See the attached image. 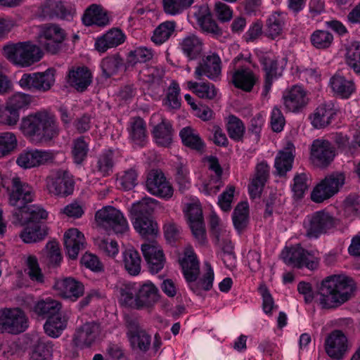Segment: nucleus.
<instances>
[{
	"instance_id": "1",
	"label": "nucleus",
	"mask_w": 360,
	"mask_h": 360,
	"mask_svg": "<svg viewBox=\"0 0 360 360\" xmlns=\"http://www.w3.org/2000/svg\"><path fill=\"white\" fill-rule=\"evenodd\" d=\"M34 192L31 186L26 183H22L18 177L12 179V190L9 195V203L16 207L18 210L14 216L19 223L40 224V221L46 219L48 212L41 206L32 205L26 207V205L33 200Z\"/></svg>"
},
{
	"instance_id": "2",
	"label": "nucleus",
	"mask_w": 360,
	"mask_h": 360,
	"mask_svg": "<svg viewBox=\"0 0 360 360\" xmlns=\"http://www.w3.org/2000/svg\"><path fill=\"white\" fill-rule=\"evenodd\" d=\"M354 289V281L345 274L327 276L318 291L319 304L326 309L337 308L351 298Z\"/></svg>"
},
{
	"instance_id": "3",
	"label": "nucleus",
	"mask_w": 360,
	"mask_h": 360,
	"mask_svg": "<svg viewBox=\"0 0 360 360\" xmlns=\"http://www.w3.org/2000/svg\"><path fill=\"white\" fill-rule=\"evenodd\" d=\"M20 130L25 137L35 143L49 141L59 132L55 116L46 110L31 112L23 117Z\"/></svg>"
},
{
	"instance_id": "4",
	"label": "nucleus",
	"mask_w": 360,
	"mask_h": 360,
	"mask_svg": "<svg viewBox=\"0 0 360 360\" xmlns=\"http://www.w3.org/2000/svg\"><path fill=\"white\" fill-rule=\"evenodd\" d=\"M119 292V302L122 306L137 310L152 308L160 299L158 288L150 281L141 285L124 283Z\"/></svg>"
},
{
	"instance_id": "5",
	"label": "nucleus",
	"mask_w": 360,
	"mask_h": 360,
	"mask_svg": "<svg viewBox=\"0 0 360 360\" xmlns=\"http://www.w3.org/2000/svg\"><path fill=\"white\" fill-rule=\"evenodd\" d=\"M4 56L12 63L20 67H30L40 60L42 52L31 41L6 44L3 48Z\"/></svg>"
},
{
	"instance_id": "6",
	"label": "nucleus",
	"mask_w": 360,
	"mask_h": 360,
	"mask_svg": "<svg viewBox=\"0 0 360 360\" xmlns=\"http://www.w3.org/2000/svg\"><path fill=\"white\" fill-rule=\"evenodd\" d=\"M157 203L155 199L148 198L133 205L132 210L135 213L133 225L135 230L143 238H153L158 234V224L149 217L144 216V214L152 213Z\"/></svg>"
},
{
	"instance_id": "7",
	"label": "nucleus",
	"mask_w": 360,
	"mask_h": 360,
	"mask_svg": "<svg viewBox=\"0 0 360 360\" xmlns=\"http://www.w3.org/2000/svg\"><path fill=\"white\" fill-rule=\"evenodd\" d=\"M339 224V219L325 210L314 212L307 216L304 221L306 235L310 238H317L335 229Z\"/></svg>"
},
{
	"instance_id": "8",
	"label": "nucleus",
	"mask_w": 360,
	"mask_h": 360,
	"mask_svg": "<svg viewBox=\"0 0 360 360\" xmlns=\"http://www.w3.org/2000/svg\"><path fill=\"white\" fill-rule=\"evenodd\" d=\"M247 62L248 58L239 54L232 60L229 68L231 82L234 86L244 91L250 92L258 78L250 68L244 65V63Z\"/></svg>"
},
{
	"instance_id": "9",
	"label": "nucleus",
	"mask_w": 360,
	"mask_h": 360,
	"mask_svg": "<svg viewBox=\"0 0 360 360\" xmlns=\"http://www.w3.org/2000/svg\"><path fill=\"white\" fill-rule=\"evenodd\" d=\"M97 224L108 231L116 234H123L129 229L127 219L118 209L110 206H105L95 214Z\"/></svg>"
},
{
	"instance_id": "10",
	"label": "nucleus",
	"mask_w": 360,
	"mask_h": 360,
	"mask_svg": "<svg viewBox=\"0 0 360 360\" xmlns=\"http://www.w3.org/2000/svg\"><path fill=\"white\" fill-rule=\"evenodd\" d=\"M29 327L28 318L20 308L0 309V334L18 335Z\"/></svg>"
},
{
	"instance_id": "11",
	"label": "nucleus",
	"mask_w": 360,
	"mask_h": 360,
	"mask_svg": "<svg viewBox=\"0 0 360 360\" xmlns=\"http://www.w3.org/2000/svg\"><path fill=\"white\" fill-rule=\"evenodd\" d=\"M65 37V31L53 23L41 25L38 35L40 45L51 54H57L62 50Z\"/></svg>"
},
{
	"instance_id": "12",
	"label": "nucleus",
	"mask_w": 360,
	"mask_h": 360,
	"mask_svg": "<svg viewBox=\"0 0 360 360\" xmlns=\"http://www.w3.org/2000/svg\"><path fill=\"white\" fill-rule=\"evenodd\" d=\"M316 252V251H308L297 244L284 250L281 255L284 262L288 265L297 268L305 266L310 270H314L319 265Z\"/></svg>"
},
{
	"instance_id": "13",
	"label": "nucleus",
	"mask_w": 360,
	"mask_h": 360,
	"mask_svg": "<svg viewBox=\"0 0 360 360\" xmlns=\"http://www.w3.org/2000/svg\"><path fill=\"white\" fill-rule=\"evenodd\" d=\"M344 183L345 176L341 173L326 176L314 187L311 193V198L315 202H322L338 193Z\"/></svg>"
},
{
	"instance_id": "14",
	"label": "nucleus",
	"mask_w": 360,
	"mask_h": 360,
	"mask_svg": "<svg viewBox=\"0 0 360 360\" xmlns=\"http://www.w3.org/2000/svg\"><path fill=\"white\" fill-rule=\"evenodd\" d=\"M46 186L49 193L65 197L72 193L74 181L68 171L60 169L47 177Z\"/></svg>"
},
{
	"instance_id": "15",
	"label": "nucleus",
	"mask_w": 360,
	"mask_h": 360,
	"mask_svg": "<svg viewBox=\"0 0 360 360\" xmlns=\"http://www.w3.org/2000/svg\"><path fill=\"white\" fill-rule=\"evenodd\" d=\"M221 74V60L216 53H210L203 57L195 67L194 77L197 79H201L206 77L208 79L217 81Z\"/></svg>"
},
{
	"instance_id": "16",
	"label": "nucleus",
	"mask_w": 360,
	"mask_h": 360,
	"mask_svg": "<svg viewBox=\"0 0 360 360\" xmlns=\"http://www.w3.org/2000/svg\"><path fill=\"white\" fill-rule=\"evenodd\" d=\"M54 158L51 150L27 149L19 154L16 163L22 168L31 169L52 162Z\"/></svg>"
},
{
	"instance_id": "17",
	"label": "nucleus",
	"mask_w": 360,
	"mask_h": 360,
	"mask_svg": "<svg viewBox=\"0 0 360 360\" xmlns=\"http://www.w3.org/2000/svg\"><path fill=\"white\" fill-rule=\"evenodd\" d=\"M146 187L150 194L166 200L171 198L173 195L172 186L160 171L153 170L148 174Z\"/></svg>"
},
{
	"instance_id": "18",
	"label": "nucleus",
	"mask_w": 360,
	"mask_h": 360,
	"mask_svg": "<svg viewBox=\"0 0 360 360\" xmlns=\"http://www.w3.org/2000/svg\"><path fill=\"white\" fill-rule=\"evenodd\" d=\"M335 148L331 143L323 139L313 141L311 146V159L313 162L321 167L328 166L334 159Z\"/></svg>"
},
{
	"instance_id": "19",
	"label": "nucleus",
	"mask_w": 360,
	"mask_h": 360,
	"mask_svg": "<svg viewBox=\"0 0 360 360\" xmlns=\"http://www.w3.org/2000/svg\"><path fill=\"white\" fill-rule=\"evenodd\" d=\"M283 103L287 111L301 112L307 105L309 98L306 91L298 85L286 89L283 94Z\"/></svg>"
},
{
	"instance_id": "20",
	"label": "nucleus",
	"mask_w": 360,
	"mask_h": 360,
	"mask_svg": "<svg viewBox=\"0 0 360 360\" xmlns=\"http://www.w3.org/2000/svg\"><path fill=\"white\" fill-rule=\"evenodd\" d=\"M185 212L193 235L200 243L204 244L206 240L205 229L200 205L197 203L188 204Z\"/></svg>"
},
{
	"instance_id": "21",
	"label": "nucleus",
	"mask_w": 360,
	"mask_h": 360,
	"mask_svg": "<svg viewBox=\"0 0 360 360\" xmlns=\"http://www.w3.org/2000/svg\"><path fill=\"white\" fill-rule=\"evenodd\" d=\"M41 14L49 19L71 21L75 15V10L65 5L62 0H46L41 6Z\"/></svg>"
},
{
	"instance_id": "22",
	"label": "nucleus",
	"mask_w": 360,
	"mask_h": 360,
	"mask_svg": "<svg viewBox=\"0 0 360 360\" xmlns=\"http://www.w3.org/2000/svg\"><path fill=\"white\" fill-rule=\"evenodd\" d=\"M125 324L128 330L127 335L131 344L136 345L143 352L148 351L150 345V336L140 327L137 320L127 316L125 319Z\"/></svg>"
},
{
	"instance_id": "23",
	"label": "nucleus",
	"mask_w": 360,
	"mask_h": 360,
	"mask_svg": "<svg viewBox=\"0 0 360 360\" xmlns=\"http://www.w3.org/2000/svg\"><path fill=\"white\" fill-rule=\"evenodd\" d=\"M53 288L60 296L72 301L82 296L84 291L83 284L71 277L56 280Z\"/></svg>"
},
{
	"instance_id": "24",
	"label": "nucleus",
	"mask_w": 360,
	"mask_h": 360,
	"mask_svg": "<svg viewBox=\"0 0 360 360\" xmlns=\"http://www.w3.org/2000/svg\"><path fill=\"white\" fill-rule=\"evenodd\" d=\"M99 334V325L94 322H87L76 330L73 342L78 347H89L96 342Z\"/></svg>"
},
{
	"instance_id": "25",
	"label": "nucleus",
	"mask_w": 360,
	"mask_h": 360,
	"mask_svg": "<svg viewBox=\"0 0 360 360\" xmlns=\"http://www.w3.org/2000/svg\"><path fill=\"white\" fill-rule=\"evenodd\" d=\"M347 348V339L340 330H334L330 333L325 340V350L326 354L332 359H341Z\"/></svg>"
},
{
	"instance_id": "26",
	"label": "nucleus",
	"mask_w": 360,
	"mask_h": 360,
	"mask_svg": "<svg viewBox=\"0 0 360 360\" xmlns=\"http://www.w3.org/2000/svg\"><path fill=\"white\" fill-rule=\"evenodd\" d=\"M141 251L150 272L157 274L163 269L165 258L159 245L155 243H144L141 245Z\"/></svg>"
},
{
	"instance_id": "27",
	"label": "nucleus",
	"mask_w": 360,
	"mask_h": 360,
	"mask_svg": "<svg viewBox=\"0 0 360 360\" xmlns=\"http://www.w3.org/2000/svg\"><path fill=\"white\" fill-rule=\"evenodd\" d=\"M258 60L264 72V77L277 79L282 75L285 65L284 59H279L269 53H260Z\"/></svg>"
},
{
	"instance_id": "28",
	"label": "nucleus",
	"mask_w": 360,
	"mask_h": 360,
	"mask_svg": "<svg viewBox=\"0 0 360 360\" xmlns=\"http://www.w3.org/2000/svg\"><path fill=\"white\" fill-rule=\"evenodd\" d=\"M179 47L188 61L201 58L203 53V41L195 34H190L179 42Z\"/></svg>"
},
{
	"instance_id": "29",
	"label": "nucleus",
	"mask_w": 360,
	"mask_h": 360,
	"mask_svg": "<svg viewBox=\"0 0 360 360\" xmlns=\"http://www.w3.org/2000/svg\"><path fill=\"white\" fill-rule=\"evenodd\" d=\"M329 86L336 96L343 99L350 98L356 90V86L353 79H347L339 73H336L330 77Z\"/></svg>"
},
{
	"instance_id": "30",
	"label": "nucleus",
	"mask_w": 360,
	"mask_h": 360,
	"mask_svg": "<svg viewBox=\"0 0 360 360\" xmlns=\"http://www.w3.org/2000/svg\"><path fill=\"white\" fill-rule=\"evenodd\" d=\"M64 245L68 256L75 259L85 248L84 234L77 229H70L64 234Z\"/></svg>"
},
{
	"instance_id": "31",
	"label": "nucleus",
	"mask_w": 360,
	"mask_h": 360,
	"mask_svg": "<svg viewBox=\"0 0 360 360\" xmlns=\"http://www.w3.org/2000/svg\"><path fill=\"white\" fill-rule=\"evenodd\" d=\"M82 21L85 26L104 27L109 24V18L100 5L91 4L83 13Z\"/></svg>"
},
{
	"instance_id": "32",
	"label": "nucleus",
	"mask_w": 360,
	"mask_h": 360,
	"mask_svg": "<svg viewBox=\"0 0 360 360\" xmlns=\"http://www.w3.org/2000/svg\"><path fill=\"white\" fill-rule=\"evenodd\" d=\"M295 148L291 142H288L284 148L280 150L276 158L274 167L279 176H284L291 170L295 158Z\"/></svg>"
},
{
	"instance_id": "33",
	"label": "nucleus",
	"mask_w": 360,
	"mask_h": 360,
	"mask_svg": "<svg viewBox=\"0 0 360 360\" xmlns=\"http://www.w3.org/2000/svg\"><path fill=\"white\" fill-rule=\"evenodd\" d=\"M125 35L120 29H111L98 37L95 42V49L100 53L117 47L124 43Z\"/></svg>"
},
{
	"instance_id": "34",
	"label": "nucleus",
	"mask_w": 360,
	"mask_h": 360,
	"mask_svg": "<svg viewBox=\"0 0 360 360\" xmlns=\"http://www.w3.org/2000/svg\"><path fill=\"white\" fill-rule=\"evenodd\" d=\"M335 115L336 109L333 103L320 105L311 117V124L316 129L326 127Z\"/></svg>"
},
{
	"instance_id": "35",
	"label": "nucleus",
	"mask_w": 360,
	"mask_h": 360,
	"mask_svg": "<svg viewBox=\"0 0 360 360\" xmlns=\"http://www.w3.org/2000/svg\"><path fill=\"white\" fill-rule=\"evenodd\" d=\"M91 73L86 67H78L70 70L68 84L78 91H84L91 83Z\"/></svg>"
},
{
	"instance_id": "36",
	"label": "nucleus",
	"mask_w": 360,
	"mask_h": 360,
	"mask_svg": "<svg viewBox=\"0 0 360 360\" xmlns=\"http://www.w3.org/2000/svg\"><path fill=\"white\" fill-rule=\"evenodd\" d=\"M288 15L283 12H274L266 20V33L268 37L274 39L279 37L285 26Z\"/></svg>"
},
{
	"instance_id": "37",
	"label": "nucleus",
	"mask_w": 360,
	"mask_h": 360,
	"mask_svg": "<svg viewBox=\"0 0 360 360\" xmlns=\"http://www.w3.org/2000/svg\"><path fill=\"white\" fill-rule=\"evenodd\" d=\"M47 234L48 229L45 225L28 223L21 231L20 237L24 243H32L44 240Z\"/></svg>"
},
{
	"instance_id": "38",
	"label": "nucleus",
	"mask_w": 360,
	"mask_h": 360,
	"mask_svg": "<svg viewBox=\"0 0 360 360\" xmlns=\"http://www.w3.org/2000/svg\"><path fill=\"white\" fill-rule=\"evenodd\" d=\"M114 166V152L107 149L98 155L94 167V172L102 176H108L113 172Z\"/></svg>"
},
{
	"instance_id": "39",
	"label": "nucleus",
	"mask_w": 360,
	"mask_h": 360,
	"mask_svg": "<svg viewBox=\"0 0 360 360\" xmlns=\"http://www.w3.org/2000/svg\"><path fill=\"white\" fill-rule=\"evenodd\" d=\"M182 143L186 147L202 153L205 150V143L197 131L190 127H184L179 133Z\"/></svg>"
},
{
	"instance_id": "40",
	"label": "nucleus",
	"mask_w": 360,
	"mask_h": 360,
	"mask_svg": "<svg viewBox=\"0 0 360 360\" xmlns=\"http://www.w3.org/2000/svg\"><path fill=\"white\" fill-rule=\"evenodd\" d=\"M68 319L60 312L56 315L49 317L44 325V329L46 335L51 338H58L66 328Z\"/></svg>"
},
{
	"instance_id": "41",
	"label": "nucleus",
	"mask_w": 360,
	"mask_h": 360,
	"mask_svg": "<svg viewBox=\"0 0 360 360\" xmlns=\"http://www.w3.org/2000/svg\"><path fill=\"white\" fill-rule=\"evenodd\" d=\"M152 132L155 142L159 146L167 147L172 141V127L166 119H162L160 123L154 126Z\"/></svg>"
},
{
	"instance_id": "42",
	"label": "nucleus",
	"mask_w": 360,
	"mask_h": 360,
	"mask_svg": "<svg viewBox=\"0 0 360 360\" xmlns=\"http://www.w3.org/2000/svg\"><path fill=\"white\" fill-rule=\"evenodd\" d=\"M61 307L60 302L48 297L38 301L34 307V311L38 316L48 319L60 312Z\"/></svg>"
},
{
	"instance_id": "43",
	"label": "nucleus",
	"mask_w": 360,
	"mask_h": 360,
	"mask_svg": "<svg viewBox=\"0 0 360 360\" xmlns=\"http://www.w3.org/2000/svg\"><path fill=\"white\" fill-rule=\"evenodd\" d=\"M181 266L186 281H195L200 273V268L195 254L192 252L186 254L181 262Z\"/></svg>"
},
{
	"instance_id": "44",
	"label": "nucleus",
	"mask_w": 360,
	"mask_h": 360,
	"mask_svg": "<svg viewBox=\"0 0 360 360\" xmlns=\"http://www.w3.org/2000/svg\"><path fill=\"white\" fill-rule=\"evenodd\" d=\"M187 87L192 91L199 98L203 99H214L217 94V90L214 85L210 82H201L188 81Z\"/></svg>"
},
{
	"instance_id": "45",
	"label": "nucleus",
	"mask_w": 360,
	"mask_h": 360,
	"mask_svg": "<svg viewBox=\"0 0 360 360\" xmlns=\"http://www.w3.org/2000/svg\"><path fill=\"white\" fill-rule=\"evenodd\" d=\"M123 64V59L118 54L106 56L100 63L102 75L105 78H110L116 75Z\"/></svg>"
},
{
	"instance_id": "46",
	"label": "nucleus",
	"mask_w": 360,
	"mask_h": 360,
	"mask_svg": "<svg viewBox=\"0 0 360 360\" xmlns=\"http://www.w3.org/2000/svg\"><path fill=\"white\" fill-rule=\"evenodd\" d=\"M123 262L127 272L136 276L141 271V257L139 252L133 248L125 250L123 253Z\"/></svg>"
},
{
	"instance_id": "47",
	"label": "nucleus",
	"mask_w": 360,
	"mask_h": 360,
	"mask_svg": "<svg viewBox=\"0 0 360 360\" xmlns=\"http://www.w3.org/2000/svg\"><path fill=\"white\" fill-rule=\"evenodd\" d=\"M130 138L139 145H142L146 138V123L141 117H134L128 127Z\"/></svg>"
},
{
	"instance_id": "48",
	"label": "nucleus",
	"mask_w": 360,
	"mask_h": 360,
	"mask_svg": "<svg viewBox=\"0 0 360 360\" xmlns=\"http://www.w3.org/2000/svg\"><path fill=\"white\" fill-rule=\"evenodd\" d=\"M175 28L176 22L173 20L162 22L155 29L151 37L152 41L156 44H163L169 39Z\"/></svg>"
},
{
	"instance_id": "49",
	"label": "nucleus",
	"mask_w": 360,
	"mask_h": 360,
	"mask_svg": "<svg viewBox=\"0 0 360 360\" xmlns=\"http://www.w3.org/2000/svg\"><path fill=\"white\" fill-rule=\"evenodd\" d=\"M34 101V97L28 94L15 92L9 96L6 103L17 112L25 110L30 108Z\"/></svg>"
},
{
	"instance_id": "50",
	"label": "nucleus",
	"mask_w": 360,
	"mask_h": 360,
	"mask_svg": "<svg viewBox=\"0 0 360 360\" xmlns=\"http://www.w3.org/2000/svg\"><path fill=\"white\" fill-rule=\"evenodd\" d=\"M226 130L229 137L235 141H242L245 132V127L238 117L229 115L227 118Z\"/></svg>"
},
{
	"instance_id": "51",
	"label": "nucleus",
	"mask_w": 360,
	"mask_h": 360,
	"mask_svg": "<svg viewBox=\"0 0 360 360\" xmlns=\"http://www.w3.org/2000/svg\"><path fill=\"white\" fill-rule=\"evenodd\" d=\"M138 172L135 168H129L117 175V184L119 188L129 191L137 184Z\"/></svg>"
},
{
	"instance_id": "52",
	"label": "nucleus",
	"mask_w": 360,
	"mask_h": 360,
	"mask_svg": "<svg viewBox=\"0 0 360 360\" xmlns=\"http://www.w3.org/2000/svg\"><path fill=\"white\" fill-rule=\"evenodd\" d=\"M89 143L84 136H80L72 142V155L73 162L78 165H82L87 158Z\"/></svg>"
},
{
	"instance_id": "53",
	"label": "nucleus",
	"mask_w": 360,
	"mask_h": 360,
	"mask_svg": "<svg viewBox=\"0 0 360 360\" xmlns=\"http://www.w3.org/2000/svg\"><path fill=\"white\" fill-rule=\"evenodd\" d=\"M198 23L202 30L206 32L211 33L215 36H220L222 32L214 20L212 19L207 8L204 9L203 13L195 14Z\"/></svg>"
},
{
	"instance_id": "54",
	"label": "nucleus",
	"mask_w": 360,
	"mask_h": 360,
	"mask_svg": "<svg viewBox=\"0 0 360 360\" xmlns=\"http://www.w3.org/2000/svg\"><path fill=\"white\" fill-rule=\"evenodd\" d=\"M346 63L360 76V41L352 44L347 50Z\"/></svg>"
},
{
	"instance_id": "55",
	"label": "nucleus",
	"mask_w": 360,
	"mask_h": 360,
	"mask_svg": "<svg viewBox=\"0 0 360 360\" xmlns=\"http://www.w3.org/2000/svg\"><path fill=\"white\" fill-rule=\"evenodd\" d=\"M194 0H162L163 11L167 15H176L189 8Z\"/></svg>"
},
{
	"instance_id": "56",
	"label": "nucleus",
	"mask_w": 360,
	"mask_h": 360,
	"mask_svg": "<svg viewBox=\"0 0 360 360\" xmlns=\"http://www.w3.org/2000/svg\"><path fill=\"white\" fill-rule=\"evenodd\" d=\"M233 225L238 231L245 229L248 220V205L247 202H240L233 212Z\"/></svg>"
},
{
	"instance_id": "57",
	"label": "nucleus",
	"mask_w": 360,
	"mask_h": 360,
	"mask_svg": "<svg viewBox=\"0 0 360 360\" xmlns=\"http://www.w3.org/2000/svg\"><path fill=\"white\" fill-rule=\"evenodd\" d=\"M18 146V140L14 133L10 131L0 133V158L8 155Z\"/></svg>"
},
{
	"instance_id": "58",
	"label": "nucleus",
	"mask_w": 360,
	"mask_h": 360,
	"mask_svg": "<svg viewBox=\"0 0 360 360\" xmlns=\"http://www.w3.org/2000/svg\"><path fill=\"white\" fill-rule=\"evenodd\" d=\"M153 58L151 49L145 46H140L131 51L127 56V63L135 65L139 63H146Z\"/></svg>"
},
{
	"instance_id": "59",
	"label": "nucleus",
	"mask_w": 360,
	"mask_h": 360,
	"mask_svg": "<svg viewBox=\"0 0 360 360\" xmlns=\"http://www.w3.org/2000/svg\"><path fill=\"white\" fill-rule=\"evenodd\" d=\"M312 45L316 49L328 48L333 41V34L327 30H316L310 37Z\"/></svg>"
},
{
	"instance_id": "60",
	"label": "nucleus",
	"mask_w": 360,
	"mask_h": 360,
	"mask_svg": "<svg viewBox=\"0 0 360 360\" xmlns=\"http://www.w3.org/2000/svg\"><path fill=\"white\" fill-rule=\"evenodd\" d=\"M20 112L15 111L5 103L3 110L0 108V124L14 127L20 120Z\"/></svg>"
},
{
	"instance_id": "61",
	"label": "nucleus",
	"mask_w": 360,
	"mask_h": 360,
	"mask_svg": "<svg viewBox=\"0 0 360 360\" xmlns=\"http://www.w3.org/2000/svg\"><path fill=\"white\" fill-rule=\"evenodd\" d=\"M206 273L198 283H193L190 285L191 289L195 293H199L200 288L205 291L212 288L214 281V271L209 263H205Z\"/></svg>"
},
{
	"instance_id": "62",
	"label": "nucleus",
	"mask_w": 360,
	"mask_h": 360,
	"mask_svg": "<svg viewBox=\"0 0 360 360\" xmlns=\"http://www.w3.org/2000/svg\"><path fill=\"white\" fill-rule=\"evenodd\" d=\"M180 87L176 81H172L168 87L165 105L170 109H178L181 106Z\"/></svg>"
},
{
	"instance_id": "63",
	"label": "nucleus",
	"mask_w": 360,
	"mask_h": 360,
	"mask_svg": "<svg viewBox=\"0 0 360 360\" xmlns=\"http://www.w3.org/2000/svg\"><path fill=\"white\" fill-rule=\"evenodd\" d=\"M36 79L35 91H46L51 89L55 82L54 75L51 70L44 72H37Z\"/></svg>"
},
{
	"instance_id": "64",
	"label": "nucleus",
	"mask_w": 360,
	"mask_h": 360,
	"mask_svg": "<svg viewBox=\"0 0 360 360\" xmlns=\"http://www.w3.org/2000/svg\"><path fill=\"white\" fill-rule=\"evenodd\" d=\"M27 273L33 281L41 283L44 282V275L39 267L38 260L36 257L30 255L27 258Z\"/></svg>"
}]
</instances>
